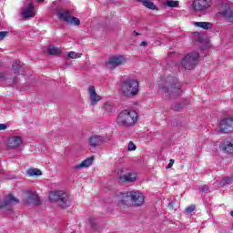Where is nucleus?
Returning a JSON list of instances; mask_svg holds the SVG:
<instances>
[{
	"label": "nucleus",
	"mask_w": 233,
	"mask_h": 233,
	"mask_svg": "<svg viewBox=\"0 0 233 233\" xmlns=\"http://www.w3.org/2000/svg\"><path fill=\"white\" fill-rule=\"evenodd\" d=\"M184 106V103H176L172 106V109L175 110V112H180V110H183Z\"/></svg>",
	"instance_id": "obj_29"
},
{
	"label": "nucleus",
	"mask_w": 233,
	"mask_h": 233,
	"mask_svg": "<svg viewBox=\"0 0 233 233\" xmlns=\"http://www.w3.org/2000/svg\"><path fill=\"white\" fill-rule=\"evenodd\" d=\"M233 183V175L230 177H226L221 180V185H232Z\"/></svg>",
	"instance_id": "obj_28"
},
{
	"label": "nucleus",
	"mask_w": 233,
	"mask_h": 233,
	"mask_svg": "<svg viewBox=\"0 0 233 233\" xmlns=\"http://www.w3.org/2000/svg\"><path fill=\"white\" fill-rule=\"evenodd\" d=\"M3 77H5V74L0 73V79H3Z\"/></svg>",
	"instance_id": "obj_42"
},
{
	"label": "nucleus",
	"mask_w": 233,
	"mask_h": 233,
	"mask_svg": "<svg viewBox=\"0 0 233 233\" xmlns=\"http://www.w3.org/2000/svg\"><path fill=\"white\" fill-rule=\"evenodd\" d=\"M166 6H169L170 8H176L179 6V1L167 0L166 2Z\"/></svg>",
	"instance_id": "obj_26"
},
{
	"label": "nucleus",
	"mask_w": 233,
	"mask_h": 233,
	"mask_svg": "<svg viewBox=\"0 0 233 233\" xmlns=\"http://www.w3.org/2000/svg\"><path fill=\"white\" fill-rule=\"evenodd\" d=\"M228 123H230L231 124V126L230 127H228L226 130H233V118H232V120H229V121H228Z\"/></svg>",
	"instance_id": "obj_37"
},
{
	"label": "nucleus",
	"mask_w": 233,
	"mask_h": 233,
	"mask_svg": "<svg viewBox=\"0 0 233 233\" xmlns=\"http://www.w3.org/2000/svg\"><path fill=\"white\" fill-rule=\"evenodd\" d=\"M136 148H137L136 144H134V142L130 141L127 146L128 152H132V151L136 150Z\"/></svg>",
	"instance_id": "obj_31"
},
{
	"label": "nucleus",
	"mask_w": 233,
	"mask_h": 233,
	"mask_svg": "<svg viewBox=\"0 0 233 233\" xmlns=\"http://www.w3.org/2000/svg\"><path fill=\"white\" fill-rule=\"evenodd\" d=\"M47 52L50 56H59V54H61V49L51 45L48 46Z\"/></svg>",
	"instance_id": "obj_21"
},
{
	"label": "nucleus",
	"mask_w": 233,
	"mask_h": 233,
	"mask_svg": "<svg viewBox=\"0 0 233 233\" xmlns=\"http://www.w3.org/2000/svg\"><path fill=\"white\" fill-rule=\"evenodd\" d=\"M105 143V137L99 135H94L89 138V145L92 147H99Z\"/></svg>",
	"instance_id": "obj_13"
},
{
	"label": "nucleus",
	"mask_w": 233,
	"mask_h": 233,
	"mask_svg": "<svg viewBox=\"0 0 233 233\" xmlns=\"http://www.w3.org/2000/svg\"><path fill=\"white\" fill-rule=\"evenodd\" d=\"M137 112L134 109H125L116 116V124L124 128H130L137 123Z\"/></svg>",
	"instance_id": "obj_2"
},
{
	"label": "nucleus",
	"mask_w": 233,
	"mask_h": 233,
	"mask_svg": "<svg viewBox=\"0 0 233 233\" xmlns=\"http://www.w3.org/2000/svg\"><path fill=\"white\" fill-rule=\"evenodd\" d=\"M94 163V157H89L83 160L80 164L74 167L75 170H81V168H88Z\"/></svg>",
	"instance_id": "obj_16"
},
{
	"label": "nucleus",
	"mask_w": 233,
	"mask_h": 233,
	"mask_svg": "<svg viewBox=\"0 0 233 233\" xmlns=\"http://www.w3.org/2000/svg\"><path fill=\"white\" fill-rule=\"evenodd\" d=\"M129 199H130V196H128V192L123 193L121 200L118 202V205H127Z\"/></svg>",
	"instance_id": "obj_24"
},
{
	"label": "nucleus",
	"mask_w": 233,
	"mask_h": 233,
	"mask_svg": "<svg viewBox=\"0 0 233 233\" xmlns=\"http://www.w3.org/2000/svg\"><path fill=\"white\" fill-rule=\"evenodd\" d=\"M147 45H148V43H147V41H142L140 44V46H147Z\"/></svg>",
	"instance_id": "obj_39"
},
{
	"label": "nucleus",
	"mask_w": 233,
	"mask_h": 233,
	"mask_svg": "<svg viewBox=\"0 0 233 233\" xmlns=\"http://www.w3.org/2000/svg\"><path fill=\"white\" fill-rule=\"evenodd\" d=\"M130 201L134 207H141L145 203V195L140 191H127Z\"/></svg>",
	"instance_id": "obj_8"
},
{
	"label": "nucleus",
	"mask_w": 233,
	"mask_h": 233,
	"mask_svg": "<svg viewBox=\"0 0 233 233\" xmlns=\"http://www.w3.org/2000/svg\"><path fill=\"white\" fill-rule=\"evenodd\" d=\"M26 173H27V175L30 176V177H33V176H43V172L37 168H29L26 171Z\"/></svg>",
	"instance_id": "obj_23"
},
{
	"label": "nucleus",
	"mask_w": 233,
	"mask_h": 233,
	"mask_svg": "<svg viewBox=\"0 0 233 233\" xmlns=\"http://www.w3.org/2000/svg\"><path fill=\"white\" fill-rule=\"evenodd\" d=\"M68 57H70V59H79V57H81V55H79V53L71 51L68 53Z\"/></svg>",
	"instance_id": "obj_30"
},
{
	"label": "nucleus",
	"mask_w": 233,
	"mask_h": 233,
	"mask_svg": "<svg viewBox=\"0 0 233 233\" xmlns=\"http://www.w3.org/2000/svg\"><path fill=\"white\" fill-rule=\"evenodd\" d=\"M89 223H90L92 228H97V225L96 224V219L89 218Z\"/></svg>",
	"instance_id": "obj_34"
},
{
	"label": "nucleus",
	"mask_w": 233,
	"mask_h": 233,
	"mask_svg": "<svg viewBox=\"0 0 233 233\" xmlns=\"http://www.w3.org/2000/svg\"><path fill=\"white\" fill-rule=\"evenodd\" d=\"M14 83H15V78L13 79Z\"/></svg>",
	"instance_id": "obj_44"
},
{
	"label": "nucleus",
	"mask_w": 233,
	"mask_h": 233,
	"mask_svg": "<svg viewBox=\"0 0 233 233\" xmlns=\"http://www.w3.org/2000/svg\"><path fill=\"white\" fill-rule=\"evenodd\" d=\"M139 92V82L127 78L120 83V93L124 97H134Z\"/></svg>",
	"instance_id": "obj_3"
},
{
	"label": "nucleus",
	"mask_w": 233,
	"mask_h": 233,
	"mask_svg": "<svg viewBox=\"0 0 233 233\" xmlns=\"http://www.w3.org/2000/svg\"><path fill=\"white\" fill-rule=\"evenodd\" d=\"M49 200L53 203H57L61 208H68L72 201L70 196L65 191H55L50 194Z\"/></svg>",
	"instance_id": "obj_4"
},
{
	"label": "nucleus",
	"mask_w": 233,
	"mask_h": 233,
	"mask_svg": "<svg viewBox=\"0 0 233 233\" xmlns=\"http://www.w3.org/2000/svg\"><path fill=\"white\" fill-rule=\"evenodd\" d=\"M56 15L60 21H64L67 25H73V26H79L81 25V20L76 16H72L67 10L60 9L57 11Z\"/></svg>",
	"instance_id": "obj_6"
},
{
	"label": "nucleus",
	"mask_w": 233,
	"mask_h": 233,
	"mask_svg": "<svg viewBox=\"0 0 233 233\" xmlns=\"http://www.w3.org/2000/svg\"><path fill=\"white\" fill-rule=\"evenodd\" d=\"M195 26L203 28V30H210L212 28V23L209 22H196Z\"/></svg>",
	"instance_id": "obj_20"
},
{
	"label": "nucleus",
	"mask_w": 233,
	"mask_h": 233,
	"mask_svg": "<svg viewBox=\"0 0 233 233\" xmlns=\"http://www.w3.org/2000/svg\"><path fill=\"white\" fill-rule=\"evenodd\" d=\"M120 181H127V183H134L137 179V175L136 173H127L119 177Z\"/></svg>",
	"instance_id": "obj_18"
},
{
	"label": "nucleus",
	"mask_w": 233,
	"mask_h": 233,
	"mask_svg": "<svg viewBox=\"0 0 233 233\" xmlns=\"http://www.w3.org/2000/svg\"><path fill=\"white\" fill-rule=\"evenodd\" d=\"M228 121H232V118H224L220 122L219 134H228V132H233V130H227L228 127H232V124L228 123Z\"/></svg>",
	"instance_id": "obj_15"
},
{
	"label": "nucleus",
	"mask_w": 233,
	"mask_h": 233,
	"mask_svg": "<svg viewBox=\"0 0 233 233\" xmlns=\"http://www.w3.org/2000/svg\"><path fill=\"white\" fill-rule=\"evenodd\" d=\"M143 5L149 10H157V6L153 2H150V0L146 1Z\"/></svg>",
	"instance_id": "obj_27"
},
{
	"label": "nucleus",
	"mask_w": 233,
	"mask_h": 233,
	"mask_svg": "<svg viewBox=\"0 0 233 233\" xmlns=\"http://www.w3.org/2000/svg\"><path fill=\"white\" fill-rule=\"evenodd\" d=\"M212 6V0H193L191 7L193 12L207 14L208 8Z\"/></svg>",
	"instance_id": "obj_7"
},
{
	"label": "nucleus",
	"mask_w": 233,
	"mask_h": 233,
	"mask_svg": "<svg viewBox=\"0 0 233 233\" xmlns=\"http://www.w3.org/2000/svg\"><path fill=\"white\" fill-rule=\"evenodd\" d=\"M125 63H126L125 56H116L110 57L108 61L106 63V66L109 70H114L118 66H121V65H125Z\"/></svg>",
	"instance_id": "obj_9"
},
{
	"label": "nucleus",
	"mask_w": 233,
	"mask_h": 233,
	"mask_svg": "<svg viewBox=\"0 0 233 233\" xmlns=\"http://www.w3.org/2000/svg\"><path fill=\"white\" fill-rule=\"evenodd\" d=\"M136 1H137V3H142L144 5L145 2H147V0H136Z\"/></svg>",
	"instance_id": "obj_40"
},
{
	"label": "nucleus",
	"mask_w": 233,
	"mask_h": 233,
	"mask_svg": "<svg viewBox=\"0 0 233 233\" xmlns=\"http://www.w3.org/2000/svg\"><path fill=\"white\" fill-rule=\"evenodd\" d=\"M158 88L163 96L166 97H179L183 94L181 89V83L175 76H167L162 78L158 84Z\"/></svg>",
	"instance_id": "obj_1"
},
{
	"label": "nucleus",
	"mask_w": 233,
	"mask_h": 233,
	"mask_svg": "<svg viewBox=\"0 0 233 233\" xmlns=\"http://www.w3.org/2000/svg\"><path fill=\"white\" fill-rule=\"evenodd\" d=\"M219 15L228 21V23L233 24V12L230 6L224 5L222 9L219 11Z\"/></svg>",
	"instance_id": "obj_10"
},
{
	"label": "nucleus",
	"mask_w": 233,
	"mask_h": 233,
	"mask_svg": "<svg viewBox=\"0 0 233 233\" xmlns=\"http://www.w3.org/2000/svg\"><path fill=\"white\" fill-rule=\"evenodd\" d=\"M6 35H8V31H1L0 32V41H3V39H5V37H6Z\"/></svg>",
	"instance_id": "obj_33"
},
{
	"label": "nucleus",
	"mask_w": 233,
	"mask_h": 233,
	"mask_svg": "<svg viewBox=\"0 0 233 233\" xmlns=\"http://www.w3.org/2000/svg\"><path fill=\"white\" fill-rule=\"evenodd\" d=\"M25 203L26 205H41V200L39 199V196L34 192H28L27 197L25 199Z\"/></svg>",
	"instance_id": "obj_11"
},
{
	"label": "nucleus",
	"mask_w": 233,
	"mask_h": 233,
	"mask_svg": "<svg viewBox=\"0 0 233 233\" xmlns=\"http://www.w3.org/2000/svg\"><path fill=\"white\" fill-rule=\"evenodd\" d=\"M222 150L227 154H233V142H227V144L222 147Z\"/></svg>",
	"instance_id": "obj_22"
},
{
	"label": "nucleus",
	"mask_w": 233,
	"mask_h": 233,
	"mask_svg": "<svg viewBox=\"0 0 233 233\" xmlns=\"http://www.w3.org/2000/svg\"><path fill=\"white\" fill-rule=\"evenodd\" d=\"M194 210H196V206H194V205H191V206H188L187 208H186L187 214H192V212H194Z\"/></svg>",
	"instance_id": "obj_32"
},
{
	"label": "nucleus",
	"mask_w": 233,
	"mask_h": 233,
	"mask_svg": "<svg viewBox=\"0 0 233 233\" xmlns=\"http://www.w3.org/2000/svg\"><path fill=\"white\" fill-rule=\"evenodd\" d=\"M22 16L24 19L35 17V7H34V4H28V5L22 11Z\"/></svg>",
	"instance_id": "obj_12"
},
{
	"label": "nucleus",
	"mask_w": 233,
	"mask_h": 233,
	"mask_svg": "<svg viewBox=\"0 0 233 233\" xmlns=\"http://www.w3.org/2000/svg\"><path fill=\"white\" fill-rule=\"evenodd\" d=\"M134 35H139V33L137 31H133Z\"/></svg>",
	"instance_id": "obj_41"
},
{
	"label": "nucleus",
	"mask_w": 233,
	"mask_h": 233,
	"mask_svg": "<svg viewBox=\"0 0 233 233\" xmlns=\"http://www.w3.org/2000/svg\"><path fill=\"white\" fill-rule=\"evenodd\" d=\"M89 96H90V99H91V105L93 106L97 105L98 101H101V96H99V95H97V93H96V87L94 86H91L89 87Z\"/></svg>",
	"instance_id": "obj_14"
},
{
	"label": "nucleus",
	"mask_w": 233,
	"mask_h": 233,
	"mask_svg": "<svg viewBox=\"0 0 233 233\" xmlns=\"http://www.w3.org/2000/svg\"><path fill=\"white\" fill-rule=\"evenodd\" d=\"M7 126L6 124H0V130H6Z\"/></svg>",
	"instance_id": "obj_38"
},
{
	"label": "nucleus",
	"mask_w": 233,
	"mask_h": 233,
	"mask_svg": "<svg viewBox=\"0 0 233 233\" xmlns=\"http://www.w3.org/2000/svg\"><path fill=\"white\" fill-rule=\"evenodd\" d=\"M39 1V3H43V1H45V0H38Z\"/></svg>",
	"instance_id": "obj_43"
},
{
	"label": "nucleus",
	"mask_w": 233,
	"mask_h": 233,
	"mask_svg": "<svg viewBox=\"0 0 233 233\" xmlns=\"http://www.w3.org/2000/svg\"><path fill=\"white\" fill-rule=\"evenodd\" d=\"M199 61V53L198 52H192L185 56L184 58H182L181 66L185 70H193V68H196V65H198Z\"/></svg>",
	"instance_id": "obj_5"
},
{
	"label": "nucleus",
	"mask_w": 233,
	"mask_h": 233,
	"mask_svg": "<svg viewBox=\"0 0 233 233\" xmlns=\"http://www.w3.org/2000/svg\"><path fill=\"white\" fill-rule=\"evenodd\" d=\"M199 190H201V192H208V186L204 185L199 188Z\"/></svg>",
	"instance_id": "obj_35"
},
{
	"label": "nucleus",
	"mask_w": 233,
	"mask_h": 233,
	"mask_svg": "<svg viewBox=\"0 0 233 233\" xmlns=\"http://www.w3.org/2000/svg\"><path fill=\"white\" fill-rule=\"evenodd\" d=\"M24 66L25 64H23L21 61H15L13 63V70L15 71V74H25Z\"/></svg>",
	"instance_id": "obj_19"
},
{
	"label": "nucleus",
	"mask_w": 233,
	"mask_h": 233,
	"mask_svg": "<svg viewBox=\"0 0 233 233\" xmlns=\"http://www.w3.org/2000/svg\"><path fill=\"white\" fill-rule=\"evenodd\" d=\"M104 110L106 112H107L108 114L115 112L116 108L114 107V105L110 104V103H106L104 106Z\"/></svg>",
	"instance_id": "obj_25"
},
{
	"label": "nucleus",
	"mask_w": 233,
	"mask_h": 233,
	"mask_svg": "<svg viewBox=\"0 0 233 233\" xmlns=\"http://www.w3.org/2000/svg\"><path fill=\"white\" fill-rule=\"evenodd\" d=\"M23 143V138L21 137H13L8 139V147L9 148H17Z\"/></svg>",
	"instance_id": "obj_17"
},
{
	"label": "nucleus",
	"mask_w": 233,
	"mask_h": 233,
	"mask_svg": "<svg viewBox=\"0 0 233 233\" xmlns=\"http://www.w3.org/2000/svg\"><path fill=\"white\" fill-rule=\"evenodd\" d=\"M173 166H174V159H170L169 164L167 166L166 168H172Z\"/></svg>",
	"instance_id": "obj_36"
}]
</instances>
